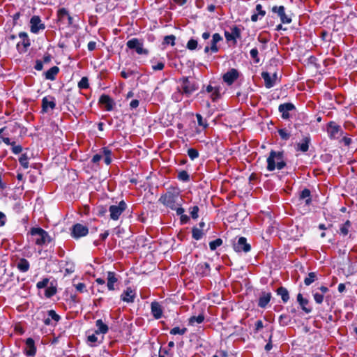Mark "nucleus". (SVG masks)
<instances>
[{
	"mask_svg": "<svg viewBox=\"0 0 357 357\" xmlns=\"http://www.w3.org/2000/svg\"><path fill=\"white\" fill-rule=\"evenodd\" d=\"M31 234L35 237L34 242L36 245H43L52 241V238L48 233L42 228H32L31 229Z\"/></svg>",
	"mask_w": 357,
	"mask_h": 357,
	"instance_id": "obj_2",
	"label": "nucleus"
},
{
	"mask_svg": "<svg viewBox=\"0 0 357 357\" xmlns=\"http://www.w3.org/2000/svg\"><path fill=\"white\" fill-rule=\"evenodd\" d=\"M204 320V316L203 314H199L198 316H193L189 319V323L191 325H194L195 323L201 324Z\"/></svg>",
	"mask_w": 357,
	"mask_h": 357,
	"instance_id": "obj_33",
	"label": "nucleus"
},
{
	"mask_svg": "<svg viewBox=\"0 0 357 357\" xmlns=\"http://www.w3.org/2000/svg\"><path fill=\"white\" fill-rule=\"evenodd\" d=\"M134 74L133 71L132 70H128V71H125V70H123L121 71V75L122 76V77H123L124 79H127L128 77H130L131 75H132Z\"/></svg>",
	"mask_w": 357,
	"mask_h": 357,
	"instance_id": "obj_59",
	"label": "nucleus"
},
{
	"mask_svg": "<svg viewBox=\"0 0 357 357\" xmlns=\"http://www.w3.org/2000/svg\"><path fill=\"white\" fill-rule=\"evenodd\" d=\"M151 311L155 319H159L162 316L163 309L161 305L157 301H153L151 303Z\"/></svg>",
	"mask_w": 357,
	"mask_h": 357,
	"instance_id": "obj_16",
	"label": "nucleus"
},
{
	"mask_svg": "<svg viewBox=\"0 0 357 357\" xmlns=\"http://www.w3.org/2000/svg\"><path fill=\"white\" fill-rule=\"evenodd\" d=\"M56 107L55 98L52 96H45L42 99V112L47 113L50 109L53 110Z\"/></svg>",
	"mask_w": 357,
	"mask_h": 357,
	"instance_id": "obj_12",
	"label": "nucleus"
},
{
	"mask_svg": "<svg viewBox=\"0 0 357 357\" xmlns=\"http://www.w3.org/2000/svg\"><path fill=\"white\" fill-rule=\"evenodd\" d=\"M34 68L36 70H42L43 68V62L40 60H37Z\"/></svg>",
	"mask_w": 357,
	"mask_h": 357,
	"instance_id": "obj_62",
	"label": "nucleus"
},
{
	"mask_svg": "<svg viewBox=\"0 0 357 357\" xmlns=\"http://www.w3.org/2000/svg\"><path fill=\"white\" fill-rule=\"evenodd\" d=\"M96 326L97 328L95 331L96 334H106L108 332L109 328L102 319H98L96 321Z\"/></svg>",
	"mask_w": 357,
	"mask_h": 357,
	"instance_id": "obj_24",
	"label": "nucleus"
},
{
	"mask_svg": "<svg viewBox=\"0 0 357 357\" xmlns=\"http://www.w3.org/2000/svg\"><path fill=\"white\" fill-rule=\"evenodd\" d=\"M126 208L127 204L123 200L121 201L118 205L110 206L109 208L110 218L114 220H117Z\"/></svg>",
	"mask_w": 357,
	"mask_h": 357,
	"instance_id": "obj_4",
	"label": "nucleus"
},
{
	"mask_svg": "<svg viewBox=\"0 0 357 357\" xmlns=\"http://www.w3.org/2000/svg\"><path fill=\"white\" fill-rule=\"evenodd\" d=\"M225 36L228 41L236 40V38H239L241 37V30L237 26H234L231 29V33L228 31L225 32Z\"/></svg>",
	"mask_w": 357,
	"mask_h": 357,
	"instance_id": "obj_22",
	"label": "nucleus"
},
{
	"mask_svg": "<svg viewBox=\"0 0 357 357\" xmlns=\"http://www.w3.org/2000/svg\"><path fill=\"white\" fill-rule=\"evenodd\" d=\"M107 287L109 290L113 291L115 289L114 284L117 282L116 274L114 272L109 271L107 273Z\"/></svg>",
	"mask_w": 357,
	"mask_h": 357,
	"instance_id": "obj_23",
	"label": "nucleus"
},
{
	"mask_svg": "<svg viewBox=\"0 0 357 357\" xmlns=\"http://www.w3.org/2000/svg\"><path fill=\"white\" fill-rule=\"evenodd\" d=\"M317 279V274L314 272H311L308 274L307 277H306L304 280V283L305 285L309 286Z\"/></svg>",
	"mask_w": 357,
	"mask_h": 357,
	"instance_id": "obj_32",
	"label": "nucleus"
},
{
	"mask_svg": "<svg viewBox=\"0 0 357 357\" xmlns=\"http://www.w3.org/2000/svg\"><path fill=\"white\" fill-rule=\"evenodd\" d=\"M59 68L57 66H53L50 68L45 73V78L49 80H54L56 75L58 74Z\"/></svg>",
	"mask_w": 357,
	"mask_h": 357,
	"instance_id": "obj_29",
	"label": "nucleus"
},
{
	"mask_svg": "<svg viewBox=\"0 0 357 357\" xmlns=\"http://www.w3.org/2000/svg\"><path fill=\"white\" fill-rule=\"evenodd\" d=\"M178 178L182 181L186 182L190 180V176L186 171L183 170L178 173Z\"/></svg>",
	"mask_w": 357,
	"mask_h": 357,
	"instance_id": "obj_40",
	"label": "nucleus"
},
{
	"mask_svg": "<svg viewBox=\"0 0 357 357\" xmlns=\"http://www.w3.org/2000/svg\"><path fill=\"white\" fill-rule=\"evenodd\" d=\"M288 321H289V319L286 314H281L280 316V322L282 325H287L288 324Z\"/></svg>",
	"mask_w": 357,
	"mask_h": 357,
	"instance_id": "obj_60",
	"label": "nucleus"
},
{
	"mask_svg": "<svg viewBox=\"0 0 357 357\" xmlns=\"http://www.w3.org/2000/svg\"><path fill=\"white\" fill-rule=\"evenodd\" d=\"M75 287L76 289L79 292H83L86 288L85 284L82 282L75 284Z\"/></svg>",
	"mask_w": 357,
	"mask_h": 357,
	"instance_id": "obj_61",
	"label": "nucleus"
},
{
	"mask_svg": "<svg viewBox=\"0 0 357 357\" xmlns=\"http://www.w3.org/2000/svg\"><path fill=\"white\" fill-rule=\"evenodd\" d=\"M136 294L130 287H128L121 295V299L123 302L133 303Z\"/></svg>",
	"mask_w": 357,
	"mask_h": 357,
	"instance_id": "obj_17",
	"label": "nucleus"
},
{
	"mask_svg": "<svg viewBox=\"0 0 357 357\" xmlns=\"http://www.w3.org/2000/svg\"><path fill=\"white\" fill-rule=\"evenodd\" d=\"M127 47L130 50H135L138 54L147 55L148 50L144 48L143 41L136 38L129 40L126 43Z\"/></svg>",
	"mask_w": 357,
	"mask_h": 357,
	"instance_id": "obj_3",
	"label": "nucleus"
},
{
	"mask_svg": "<svg viewBox=\"0 0 357 357\" xmlns=\"http://www.w3.org/2000/svg\"><path fill=\"white\" fill-rule=\"evenodd\" d=\"M263 328H264L263 321L261 320H257L255 323V333H258Z\"/></svg>",
	"mask_w": 357,
	"mask_h": 357,
	"instance_id": "obj_57",
	"label": "nucleus"
},
{
	"mask_svg": "<svg viewBox=\"0 0 357 357\" xmlns=\"http://www.w3.org/2000/svg\"><path fill=\"white\" fill-rule=\"evenodd\" d=\"M88 233L89 228L80 223L74 225L71 229V236L76 239L86 236Z\"/></svg>",
	"mask_w": 357,
	"mask_h": 357,
	"instance_id": "obj_6",
	"label": "nucleus"
},
{
	"mask_svg": "<svg viewBox=\"0 0 357 357\" xmlns=\"http://www.w3.org/2000/svg\"><path fill=\"white\" fill-rule=\"evenodd\" d=\"M102 153L105 155V162L106 165H109L112 162V159H111V151L109 149H108L107 148H104L103 150H102Z\"/></svg>",
	"mask_w": 357,
	"mask_h": 357,
	"instance_id": "obj_36",
	"label": "nucleus"
},
{
	"mask_svg": "<svg viewBox=\"0 0 357 357\" xmlns=\"http://www.w3.org/2000/svg\"><path fill=\"white\" fill-rule=\"evenodd\" d=\"M192 238L195 240H199L202 238L203 232L201 229L194 227L192 230Z\"/></svg>",
	"mask_w": 357,
	"mask_h": 357,
	"instance_id": "obj_35",
	"label": "nucleus"
},
{
	"mask_svg": "<svg viewBox=\"0 0 357 357\" xmlns=\"http://www.w3.org/2000/svg\"><path fill=\"white\" fill-rule=\"evenodd\" d=\"M99 102L105 106L106 110L111 111L113 109L114 101L109 96L102 95L100 97Z\"/></svg>",
	"mask_w": 357,
	"mask_h": 357,
	"instance_id": "obj_20",
	"label": "nucleus"
},
{
	"mask_svg": "<svg viewBox=\"0 0 357 357\" xmlns=\"http://www.w3.org/2000/svg\"><path fill=\"white\" fill-rule=\"evenodd\" d=\"M188 155L189 156V158L193 160L195 159H196L197 158H198L199 156V152L197 150L195 149H189L188 150Z\"/></svg>",
	"mask_w": 357,
	"mask_h": 357,
	"instance_id": "obj_43",
	"label": "nucleus"
},
{
	"mask_svg": "<svg viewBox=\"0 0 357 357\" xmlns=\"http://www.w3.org/2000/svg\"><path fill=\"white\" fill-rule=\"evenodd\" d=\"M159 202L166 207L176 211L177 215H181L185 212L182 207L183 199L180 195L179 190L177 188L168 190L165 194L160 197Z\"/></svg>",
	"mask_w": 357,
	"mask_h": 357,
	"instance_id": "obj_1",
	"label": "nucleus"
},
{
	"mask_svg": "<svg viewBox=\"0 0 357 357\" xmlns=\"http://www.w3.org/2000/svg\"><path fill=\"white\" fill-rule=\"evenodd\" d=\"M182 82V92L187 96H190L194 91L198 89V86L195 82H191L188 77H183Z\"/></svg>",
	"mask_w": 357,
	"mask_h": 357,
	"instance_id": "obj_5",
	"label": "nucleus"
},
{
	"mask_svg": "<svg viewBox=\"0 0 357 357\" xmlns=\"http://www.w3.org/2000/svg\"><path fill=\"white\" fill-rule=\"evenodd\" d=\"M233 248L237 252H248L251 250V246L247 243V239L245 237H240L237 242L233 244Z\"/></svg>",
	"mask_w": 357,
	"mask_h": 357,
	"instance_id": "obj_10",
	"label": "nucleus"
},
{
	"mask_svg": "<svg viewBox=\"0 0 357 357\" xmlns=\"http://www.w3.org/2000/svg\"><path fill=\"white\" fill-rule=\"evenodd\" d=\"M198 212L199 207L197 206H194L191 208L190 215L193 219H197L198 218Z\"/></svg>",
	"mask_w": 357,
	"mask_h": 357,
	"instance_id": "obj_55",
	"label": "nucleus"
},
{
	"mask_svg": "<svg viewBox=\"0 0 357 357\" xmlns=\"http://www.w3.org/2000/svg\"><path fill=\"white\" fill-rule=\"evenodd\" d=\"M196 118H197V123H198L199 126H203L204 128H206L208 126V124L204 120V119H203V117L202 116L201 114H196Z\"/></svg>",
	"mask_w": 357,
	"mask_h": 357,
	"instance_id": "obj_50",
	"label": "nucleus"
},
{
	"mask_svg": "<svg viewBox=\"0 0 357 357\" xmlns=\"http://www.w3.org/2000/svg\"><path fill=\"white\" fill-rule=\"evenodd\" d=\"M283 154L282 152H276L274 151H271L270 152L269 156L267 158V169L268 171H273L276 168V165L278 164V158L280 160L282 158Z\"/></svg>",
	"mask_w": 357,
	"mask_h": 357,
	"instance_id": "obj_8",
	"label": "nucleus"
},
{
	"mask_svg": "<svg viewBox=\"0 0 357 357\" xmlns=\"http://www.w3.org/2000/svg\"><path fill=\"white\" fill-rule=\"evenodd\" d=\"M341 131L340 126L334 122H330L328 126V133L331 138H337V134Z\"/></svg>",
	"mask_w": 357,
	"mask_h": 357,
	"instance_id": "obj_21",
	"label": "nucleus"
},
{
	"mask_svg": "<svg viewBox=\"0 0 357 357\" xmlns=\"http://www.w3.org/2000/svg\"><path fill=\"white\" fill-rule=\"evenodd\" d=\"M58 15L61 20H64L65 17L68 16L69 13L65 8H61L59 10Z\"/></svg>",
	"mask_w": 357,
	"mask_h": 357,
	"instance_id": "obj_56",
	"label": "nucleus"
},
{
	"mask_svg": "<svg viewBox=\"0 0 357 357\" xmlns=\"http://www.w3.org/2000/svg\"><path fill=\"white\" fill-rule=\"evenodd\" d=\"M11 149L13 153L19 154L22 151V147L20 145H16L15 142L11 144Z\"/></svg>",
	"mask_w": 357,
	"mask_h": 357,
	"instance_id": "obj_47",
	"label": "nucleus"
},
{
	"mask_svg": "<svg viewBox=\"0 0 357 357\" xmlns=\"http://www.w3.org/2000/svg\"><path fill=\"white\" fill-rule=\"evenodd\" d=\"M301 200H304L305 205H310L312 202L311 192L309 189L305 188L299 195Z\"/></svg>",
	"mask_w": 357,
	"mask_h": 357,
	"instance_id": "obj_27",
	"label": "nucleus"
},
{
	"mask_svg": "<svg viewBox=\"0 0 357 357\" xmlns=\"http://www.w3.org/2000/svg\"><path fill=\"white\" fill-rule=\"evenodd\" d=\"M206 91L208 93L213 92V93H212V98L213 100H215L217 98L219 97V90H218V89H215V90H214L213 87L211 85L207 86L206 89Z\"/></svg>",
	"mask_w": 357,
	"mask_h": 357,
	"instance_id": "obj_37",
	"label": "nucleus"
},
{
	"mask_svg": "<svg viewBox=\"0 0 357 357\" xmlns=\"http://www.w3.org/2000/svg\"><path fill=\"white\" fill-rule=\"evenodd\" d=\"M175 39L176 38L174 35L167 36L164 38V43L165 44H170L172 46H174L175 44Z\"/></svg>",
	"mask_w": 357,
	"mask_h": 357,
	"instance_id": "obj_44",
	"label": "nucleus"
},
{
	"mask_svg": "<svg viewBox=\"0 0 357 357\" xmlns=\"http://www.w3.org/2000/svg\"><path fill=\"white\" fill-rule=\"evenodd\" d=\"M222 40V37L218 33H215L212 36V40L209 44L206 45L204 47V52L208 53H216L218 52V47L217 43Z\"/></svg>",
	"mask_w": 357,
	"mask_h": 357,
	"instance_id": "obj_9",
	"label": "nucleus"
},
{
	"mask_svg": "<svg viewBox=\"0 0 357 357\" xmlns=\"http://www.w3.org/2000/svg\"><path fill=\"white\" fill-rule=\"evenodd\" d=\"M278 164L276 165V168L278 169H282L285 165V162H284L283 159L281 160L280 158H278Z\"/></svg>",
	"mask_w": 357,
	"mask_h": 357,
	"instance_id": "obj_63",
	"label": "nucleus"
},
{
	"mask_svg": "<svg viewBox=\"0 0 357 357\" xmlns=\"http://www.w3.org/2000/svg\"><path fill=\"white\" fill-rule=\"evenodd\" d=\"M197 271L202 276L208 275L211 271L210 265L207 262L199 264L197 266Z\"/></svg>",
	"mask_w": 357,
	"mask_h": 357,
	"instance_id": "obj_25",
	"label": "nucleus"
},
{
	"mask_svg": "<svg viewBox=\"0 0 357 357\" xmlns=\"http://www.w3.org/2000/svg\"><path fill=\"white\" fill-rule=\"evenodd\" d=\"M165 67V64L163 62H158L156 65L152 66V68L153 70H162Z\"/></svg>",
	"mask_w": 357,
	"mask_h": 357,
	"instance_id": "obj_58",
	"label": "nucleus"
},
{
	"mask_svg": "<svg viewBox=\"0 0 357 357\" xmlns=\"http://www.w3.org/2000/svg\"><path fill=\"white\" fill-rule=\"evenodd\" d=\"M256 10L258 12V14L261 16H264L266 14V12L262 9V6L261 4H257L256 6Z\"/></svg>",
	"mask_w": 357,
	"mask_h": 357,
	"instance_id": "obj_64",
	"label": "nucleus"
},
{
	"mask_svg": "<svg viewBox=\"0 0 357 357\" xmlns=\"http://www.w3.org/2000/svg\"><path fill=\"white\" fill-rule=\"evenodd\" d=\"M313 296H314V301L317 303L321 304L323 303L324 295L322 294L316 292L313 294Z\"/></svg>",
	"mask_w": 357,
	"mask_h": 357,
	"instance_id": "obj_52",
	"label": "nucleus"
},
{
	"mask_svg": "<svg viewBox=\"0 0 357 357\" xmlns=\"http://www.w3.org/2000/svg\"><path fill=\"white\" fill-rule=\"evenodd\" d=\"M351 227V222L349 220H347L344 225L340 227V232L344 236H346L349 233V229Z\"/></svg>",
	"mask_w": 357,
	"mask_h": 357,
	"instance_id": "obj_38",
	"label": "nucleus"
},
{
	"mask_svg": "<svg viewBox=\"0 0 357 357\" xmlns=\"http://www.w3.org/2000/svg\"><path fill=\"white\" fill-rule=\"evenodd\" d=\"M295 109V106L291 103H284L279 105L278 110L282 114V118L287 119L289 118V112Z\"/></svg>",
	"mask_w": 357,
	"mask_h": 357,
	"instance_id": "obj_15",
	"label": "nucleus"
},
{
	"mask_svg": "<svg viewBox=\"0 0 357 357\" xmlns=\"http://www.w3.org/2000/svg\"><path fill=\"white\" fill-rule=\"evenodd\" d=\"M30 24V30L33 33H38L40 30L45 29V24L41 22L40 17L37 15H34L31 18Z\"/></svg>",
	"mask_w": 357,
	"mask_h": 357,
	"instance_id": "obj_11",
	"label": "nucleus"
},
{
	"mask_svg": "<svg viewBox=\"0 0 357 357\" xmlns=\"http://www.w3.org/2000/svg\"><path fill=\"white\" fill-rule=\"evenodd\" d=\"M19 162L24 169H27L29 167V158L26 153L21 155L19 158Z\"/></svg>",
	"mask_w": 357,
	"mask_h": 357,
	"instance_id": "obj_34",
	"label": "nucleus"
},
{
	"mask_svg": "<svg viewBox=\"0 0 357 357\" xmlns=\"http://www.w3.org/2000/svg\"><path fill=\"white\" fill-rule=\"evenodd\" d=\"M185 328H180L179 327H174L170 331L172 335H183L186 332Z\"/></svg>",
	"mask_w": 357,
	"mask_h": 357,
	"instance_id": "obj_42",
	"label": "nucleus"
},
{
	"mask_svg": "<svg viewBox=\"0 0 357 357\" xmlns=\"http://www.w3.org/2000/svg\"><path fill=\"white\" fill-rule=\"evenodd\" d=\"M261 77L264 79L265 86L267 89H270L274 86L276 81L278 79L276 73H273V75H271L268 72H262Z\"/></svg>",
	"mask_w": 357,
	"mask_h": 357,
	"instance_id": "obj_13",
	"label": "nucleus"
},
{
	"mask_svg": "<svg viewBox=\"0 0 357 357\" xmlns=\"http://www.w3.org/2000/svg\"><path fill=\"white\" fill-rule=\"evenodd\" d=\"M48 317L51 319V320H54L55 321H58L60 319V316L57 314L54 310H49L48 311Z\"/></svg>",
	"mask_w": 357,
	"mask_h": 357,
	"instance_id": "obj_51",
	"label": "nucleus"
},
{
	"mask_svg": "<svg viewBox=\"0 0 357 357\" xmlns=\"http://www.w3.org/2000/svg\"><path fill=\"white\" fill-rule=\"evenodd\" d=\"M198 43L196 40L190 39L187 43V47L190 50H194L197 48Z\"/></svg>",
	"mask_w": 357,
	"mask_h": 357,
	"instance_id": "obj_48",
	"label": "nucleus"
},
{
	"mask_svg": "<svg viewBox=\"0 0 357 357\" xmlns=\"http://www.w3.org/2000/svg\"><path fill=\"white\" fill-rule=\"evenodd\" d=\"M271 293L263 291L261 293L258 301V306L266 308L271 298Z\"/></svg>",
	"mask_w": 357,
	"mask_h": 357,
	"instance_id": "obj_18",
	"label": "nucleus"
},
{
	"mask_svg": "<svg viewBox=\"0 0 357 357\" xmlns=\"http://www.w3.org/2000/svg\"><path fill=\"white\" fill-rule=\"evenodd\" d=\"M278 133L280 137L284 140H287L290 137V134L287 132L286 129H280L278 130Z\"/></svg>",
	"mask_w": 357,
	"mask_h": 357,
	"instance_id": "obj_45",
	"label": "nucleus"
},
{
	"mask_svg": "<svg viewBox=\"0 0 357 357\" xmlns=\"http://www.w3.org/2000/svg\"><path fill=\"white\" fill-rule=\"evenodd\" d=\"M277 294L281 296V298L284 303H287L289 299V292L285 287H279L277 289Z\"/></svg>",
	"mask_w": 357,
	"mask_h": 357,
	"instance_id": "obj_31",
	"label": "nucleus"
},
{
	"mask_svg": "<svg viewBox=\"0 0 357 357\" xmlns=\"http://www.w3.org/2000/svg\"><path fill=\"white\" fill-rule=\"evenodd\" d=\"M17 268L22 273L27 272L29 269V262L24 258H21L17 262Z\"/></svg>",
	"mask_w": 357,
	"mask_h": 357,
	"instance_id": "obj_26",
	"label": "nucleus"
},
{
	"mask_svg": "<svg viewBox=\"0 0 357 357\" xmlns=\"http://www.w3.org/2000/svg\"><path fill=\"white\" fill-rule=\"evenodd\" d=\"M89 86V79L86 77H83L78 83V87L81 89H87Z\"/></svg>",
	"mask_w": 357,
	"mask_h": 357,
	"instance_id": "obj_41",
	"label": "nucleus"
},
{
	"mask_svg": "<svg viewBox=\"0 0 357 357\" xmlns=\"http://www.w3.org/2000/svg\"><path fill=\"white\" fill-rule=\"evenodd\" d=\"M239 73L235 68H231L223 75V80L228 85H231L238 79Z\"/></svg>",
	"mask_w": 357,
	"mask_h": 357,
	"instance_id": "obj_14",
	"label": "nucleus"
},
{
	"mask_svg": "<svg viewBox=\"0 0 357 357\" xmlns=\"http://www.w3.org/2000/svg\"><path fill=\"white\" fill-rule=\"evenodd\" d=\"M222 244V240L221 238H217L215 241L209 243V247L211 250H215L218 247Z\"/></svg>",
	"mask_w": 357,
	"mask_h": 357,
	"instance_id": "obj_39",
	"label": "nucleus"
},
{
	"mask_svg": "<svg viewBox=\"0 0 357 357\" xmlns=\"http://www.w3.org/2000/svg\"><path fill=\"white\" fill-rule=\"evenodd\" d=\"M48 283H49V279L44 278V279H43V280L37 282L36 287L38 289H43V288L46 287L47 286Z\"/></svg>",
	"mask_w": 357,
	"mask_h": 357,
	"instance_id": "obj_53",
	"label": "nucleus"
},
{
	"mask_svg": "<svg viewBox=\"0 0 357 357\" xmlns=\"http://www.w3.org/2000/svg\"><path fill=\"white\" fill-rule=\"evenodd\" d=\"M250 56L255 60V63L259 62V58L258 57V50L255 48H252L250 52Z\"/></svg>",
	"mask_w": 357,
	"mask_h": 357,
	"instance_id": "obj_49",
	"label": "nucleus"
},
{
	"mask_svg": "<svg viewBox=\"0 0 357 357\" xmlns=\"http://www.w3.org/2000/svg\"><path fill=\"white\" fill-rule=\"evenodd\" d=\"M297 301L298 302V303L301 306L302 310L305 312H306L307 314L311 312L312 309L306 307V305H307V303H308V301L307 299L303 298V296L301 294H298Z\"/></svg>",
	"mask_w": 357,
	"mask_h": 357,
	"instance_id": "obj_28",
	"label": "nucleus"
},
{
	"mask_svg": "<svg viewBox=\"0 0 357 357\" xmlns=\"http://www.w3.org/2000/svg\"><path fill=\"white\" fill-rule=\"evenodd\" d=\"M183 94V93L181 91L180 89H178V91L175 93H173L172 95V99L175 101V102H179L182 99V95Z\"/></svg>",
	"mask_w": 357,
	"mask_h": 357,
	"instance_id": "obj_46",
	"label": "nucleus"
},
{
	"mask_svg": "<svg viewBox=\"0 0 357 357\" xmlns=\"http://www.w3.org/2000/svg\"><path fill=\"white\" fill-rule=\"evenodd\" d=\"M310 142V138L309 137H305L302 142L298 143L297 144L298 146V150L302 151V152H306L309 149V144Z\"/></svg>",
	"mask_w": 357,
	"mask_h": 357,
	"instance_id": "obj_30",
	"label": "nucleus"
},
{
	"mask_svg": "<svg viewBox=\"0 0 357 357\" xmlns=\"http://www.w3.org/2000/svg\"><path fill=\"white\" fill-rule=\"evenodd\" d=\"M24 352L28 356H33L36 354V348L35 347L34 341L32 338H28L26 340Z\"/></svg>",
	"mask_w": 357,
	"mask_h": 357,
	"instance_id": "obj_19",
	"label": "nucleus"
},
{
	"mask_svg": "<svg viewBox=\"0 0 357 357\" xmlns=\"http://www.w3.org/2000/svg\"><path fill=\"white\" fill-rule=\"evenodd\" d=\"M56 292V289L55 287H48L45 291V296L50 298L54 295Z\"/></svg>",
	"mask_w": 357,
	"mask_h": 357,
	"instance_id": "obj_54",
	"label": "nucleus"
},
{
	"mask_svg": "<svg viewBox=\"0 0 357 357\" xmlns=\"http://www.w3.org/2000/svg\"><path fill=\"white\" fill-rule=\"evenodd\" d=\"M271 11L273 13L277 14L280 17L281 23L290 24L291 22V17L285 13V8L283 6H274L271 8Z\"/></svg>",
	"mask_w": 357,
	"mask_h": 357,
	"instance_id": "obj_7",
	"label": "nucleus"
}]
</instances>
